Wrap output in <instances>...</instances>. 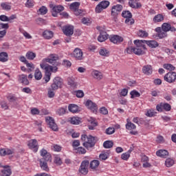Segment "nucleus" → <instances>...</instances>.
<instances>
[{
	"label": "nucleus",
	"instance_id": "obj_1",
	"mask_svg": "<svg viewBox=\"0 0 176 176\" xmlns=\"http://www.w3.org/2000/svg\"><path fill=\"white\" fill-rule=\"evenodd\" d=\"M133 43L138 47H142L143 50H146V45L152 48L159 46V43L156 41L135 40Z\"/></svg>",
	"mask_w": 176,
	"mask_h": 176
},
{
	"label": "nucleus",
	"instance_id": "obj_2",
	"mask_svg": "<svg viewBox=\"0 0 176 176\" xmlns=\"http://www.w3.org/2000/svg\"><path fill=\"white\" fill-rule=\"evenodd\" d=\"M81 141L83 142L82 145L86 148V149H90L96 145V138L92 135H89L83 134L81 135Z\"/></svg>",
	"mask_w": 176,
	"mask_h": 176
},
{
	"label": "nucleus",
	"instance_id": "obj_3",
	"mask_svg": "<svg viewBox=\"0 0 176 176\" xmlns=\"http://www.w3.org/2000/svg\"><path fill=\"white\" fill-rule=\"evenodd\" d=\"M40 67L42 69H44L45 72V75L44 77V80L45 83H47V82L50 80V76H52V72L56 73L58 70V68L56 66L47 67L43 65H40Z\"/></svg>",
	"mask_w": 176,
	"mask_h": 176
},
{
	"label": "nucleus",
	"instance_id": "obj_4",
	"mask_svg": "<svg viewBox=\"0 0 176 176\" xmlns=\"http://www.w3.org/2000/svg\"><path fill=\"white\" fill-rule=\"evenodd\" d=\"M58 60V56L56 54H51L50 56V58H44L42 60L40 65H44L45 67H55V66H52L50 64H56V61Z\"/></svg>",
	"mask_w": 176,
	"mask_h": 176
},
{
	"label": "nucleus",
	"instance_id": "obj_5",
	"mask_svg": "<svg viewBox=\"0 0 176 176\" xmlns=\"http://www.w3.org/2000/svg\"><path fill=\"white\" fill-rule=\"evenodd\" d=\"M40 167L43 171H49V166H47V162H52V155H48L45 157H42L39 160Z\"/></svg>",
	"mask_w": 176,
	"mask_h": 176
},
{
	"label": "nucleus",
	"instance_id": "obj_6",
	"mask_svg": "<svg viewBox=\"0 0 176 176\" xmlns=\"http://www.w3.org/2000/svg\"><path fill=\"white\" fill-rule=\"evenodd\" d=\"M63 86V79L60 77H55L53 80L52 84L50 85L54 90H58Z\"/></svg>",
	"mask_w": 176,
	"mask_h": 176
},
{
	"label": "nucleus",
	"instance_id": "obj_7",
	"mask_svg": "<svg viewBox=\"0 0 176 176\" xmlns=\"http://www.w3.org/2000/svg\"><path fill=\"white\" fill-rule=\"evenodd\" d=\"M164 80L168 83H174L176 80V73L175 72H168L164 76Z\"/></svg>",
	"mask_w": 176,
	"mask_h": 176
},
{
	"label": "nucleus",
	"instance_id": "obj_8",
	"mask_svg": "<svg viewBox=\"0 0 176 176\" xmlns=\"http://www.w3.org/2000/svg\"><path fill=\"white\" fill-rule=\"evenodd\" d=\"M109 39L110 42H111V43H114V45H119V43H122L124 41L123 37L118 34L110 35Z\"/></svg>",
	"mask_w": 176,
	"mask_h": 176
},
{
	"label": "nucleus",
	"instance_id": "obj_9",
	"mask_svg": "<svg viewBox=\"0 0 176 176\" xmlns=\"http://www.w3.org/2000/svg\"><path fill=\"white\" fill-rule=\"evenodd\" d=\"M73 56L78 61H82V60H84L85 58V56H83V52L78 47L74 49L73 52Z\"/></svg>",
	"mask_w": 176,
	"mask_h": 176
},
{
	"label": "nucleus",
	"instance_id": "obj_10",
	"mask_svg": "<svg viewBox=\"0 0 176 176\" xmlns=\"http://www.w3.org/2000/svg\"><path fill=\"white\" fill-rule=\"evenodd\" d=\"M50 8L52 10V16L54 17H57V13H60L64 10V6H54L53 4H50Z\"/></svg>",
	"mask_w": 176,
	"mask_h": 176
},
{
	"label": "nucleus",
	"instance_id": "obj_11",
	"mask_svg": "<svg viewBox=\"0 0 176 176\" xmlns=\"http://www.w3.org/2000/svg\"><path fill=\"white\" fill-rule=\"evenodd\" d=\"M28 146L29 149H32L34 152H38L39 146H38V140L36 139H32L28 142Z\"/></svg>",
	"mask_w": 176,
	"mask_h": 176
},
{
	"label": "nucleus",
	"instance_id": "obj_12",
	"mask_svg": "<svg viewBox=\"0 0 176 176\" xmlns=\"http://www.w3.org/2000/svg\"><path fill=\"white\" fill-rule=\"evenodd\" d=\"M45 122L49 125V127L52 129L54 131H57L58 128L57 126V124L54 122V120L52 117L45 118Z\"/></svg>",
	"mask_w": 176,
	"mask_h": 176
},
{
	"label": "nucleus",
	"instance_id": "obj_13",
	"mask_svg": "<svg viewBox=\"0 0 176 176\" xmlns=\"http://www.w3.org/2000/svg\"><path fill=\"white\" fill-rule=\"evenodd\" d=\"M63 31L65 35L67 36H71V35H74V26L71 25L64 26Z\"/></svg>",
	"mask_w": 176,
	"mask_h": 176
},
{
	"label": "nucleus",
	"instance_id": "obj_14",
	"mask_svg": "<svg viewBox=\"0 0 176 176\" xmlns=\"http://www.w3.org/2000/svg\"><path fill=\"white\" fill-rule=\"evenodd\" d=\"M122 5L117 4L116 6H113L111 8V16H116L117 14H119V12H122Z\"/></svg>",
	"mask_w": 176,
	"mask_h": 176
},
{
	"label": "nucleus",
	"instance_id": "obj_15",
	"mask_svg": "<svg viewBox=\"0 0 176 176\" xmlns=\"http://www.w3.org/2000/svg\"><path fill=\"white\" fill-rule=\"evenodd\" d=\"M162 31H164L165 32H168V31H171V32H175L176 29L174 27H171V25L170 23H164L162 25Z\"/></svg>",
	"mask_w": 176,
	"mask_h": 176
},
{
	"label": "nucleus",
	"instance_id": "obj_16",
	"mask_svg": "<svg viewBox=\"0 0 176 176\" xmlns=\"http://www.w3.org/2000/svg\"><path fill=\"white\" fill-rule=\"evenodd\" d=\"M2 168H3L1 170V175L2 176H10L12 175V169H10V166L6 165V166H1Z\"/></svg>",
	"mask_w": 176,
	"mask_h": 176
},
{
	"label": "nucleus",
	"instance_id": "obj_17",
	"mask_svg": "<svg viewBox=\"0 0 176 176\" xmlns=\"http://www.w3.org/2000/svg\"><path fill=\"white\" fill-rule=\"evenodd\" d=\"M85 106L88 109H91V111H93L94 112L97 111V104H96V103L93 102L91 100H87L85 103Z\"/></svg>",
	"mask_w": 176,
	"mask_h": 176
},
{
	"label": "nucleus",
	"instance_id": "obj_18",
	"mask_svg": "<svg viewBox=\"0 0 176 176\" xmlns=\"http://www.w3.org/2000/svg\"><path fill=\"white\" fill-rule=\"evenodd\" d=\"M129 5L130 8L133 9H140L142 5L138 1V0H129Z\"/></svg>",
	"mask_w": 176,
	"mask_h": 176
},
{
	"label": "nucleus",
	"instance_id": "obj_19",
	"mask_svg": "<svg viewBox=\"0 0 176 176\" xmlns=\"http://www.w3.org/2000/svg\"><path fill=\"white\" fill-rule=\"evenodd\" d=\"M1 30H3L1 31V38H3L9 30V23H1Z\"/></svg>",
	"mask_w": 176,
	"mask_h": 176
},
{
	"label": "nucleus",
	"instance_id": "obj_20",
	"mask_svg": "<svg viewBox=\"0 0 176 176\" xmlns=\"http://www.w3.org/2000/svg\"><path fill=\"white\" fill-rule=\"evenodd\" d=\"M91 76L94 79H96V80H101L104 78L102 73L98 70H93L91 72Z\"/></svg>",
	"mask_w": 176,
	"mask_h": 176
},
{
	"label": "nucleus",
	"instance_id": "obj_21",
	"mask_svg": "<svg viewBox=\"0 0 176 176\" xmlns=\"http://www.w3.org/2000/svg\"><path fill=\"white\" fill-rule=\"evenodd\" d=\"M142 72L145 75H152V72H153V69L151 65H144L142 67Z\"/></svg>",
	"mask_w": 176,
	"mask_h": 176
},
{
	"label": "nucleus",
	"instance_id": "obj_22",
	"mask_svg": "<svg viewBox=\"0 0 176 176\" xmlns=\"http://www.w3.org/2000/svg\"><path fill=\"white\" fill-rule=\"evenodd\" d=\"M108 36L109 35L107 34V32L102 31L98 37V42H105L108 39Z\"/></svg>",
	"mask_w": 176,
	"mask_h": 176
},
{
	"label": "nucleus",
	"instance_id": "obj_23",
	"mask_svg": "<svg viewBox=\"0 0 176 176\" xmlns=\"http://www.w3.org/2000/svg\"><path fill=\"white\" fill-rule=\"evenodd\" d=\"M68 109L69 112H72V113H78V112H80V110H79V107L76 104H69L68 106Z\"/></svg>",
	"mask_w": 176,
	"mask_h": 176
},
{
	"label": "nucleus",
	"instance_id": "obj_24",
	"mask_svg": "<svg viewBox=\"0 0 176 176\" xmlns=\"http://www.w3.org/2000/svg\"><path fill=\"white\" fill-rule=\"evenodd\" d=\"M19 82L22 83L23 85H29L30 82L28 81V79H27V75L21 74L19 76L18 78Z\"/></svg>",
	"mask_w": 176,
	"mask_h": 176
},
{
	"label": "nucleus",
	"instance_id": "obj_25",
	"mask_svg": "<svg viewBox=\"0 0 176 176\" xmlns=\"http://www.w3.org/2000/svg\"><path fill=\"white\" fill-rule=\"evenodd\" d=\"M47 96L48 98H54V96H56V91L57 89H54L53 87H50L47 88Z\"/></svg>",
	"mask_w": 176,
	"mask_h": 176
},
{
	"label": "nucleus",
	"instance_id": "obj_26",
	"mask_svg": "<svg viewBox=\"0 0 176 176\" xmlns=\"http://www.w3.org/2000/svg\"><path fill=\"white\" fill-rule=\"evenodd\" d=\"M54 33L50 30H45L43 33V36L45 39H52L53 38Z\"/></svg>",
	"mask_w": 176,
	"mask_h": 176
},
{
	"label": "nucleus",
	"instance_id": "obj_27",
	"mask_svg": "<svg viewBox=\"0 0 176 176\" xmlns=\"http://www.w3.org/2000/svg\"><path fill=\"white\" fill-rule=\"evenodd\" d=\"M156 155L160 157H166V156H168V151L167 150H159L156 152Z\"/></svg>",
	"mask_w": 176,
	"mask_h": 176
},
{
	"label": "nucleus",
	"instance_id": "obj_28",
	"mask_svg": "<svg viewBox=\"0 0 176 176\" xmlns=\"http://www.w3.org/2000/svg\"><path fill=\"white\" fill-rule=\"evenodd\" d=\"M7 61H9V55L7 54V52H1V62L6 63Z\"/></svg>",
	"mask_w": 176,
	"mask_h": 176
},
{
	"label": "nucleus",
	"instance_id": "obj_29",
	"mask_svg": "<svg viewBox=\"0 0 176 176\" xmlns=\"http://www.w3.org/2000/svg\"><path fill=\"white\" fill-rule=\"evenodd\" d=\"M8 155H13V151L9 148L1 149V156H6Z\"/></svg>",
	"mask_w": 176,
	"mask_h": 176
},
{
	"label": "nucleus",
	"instance_id": "obj_30",
	"mask_svg": "<svg viewBox=\"0 0 176 176\" xmlns=\"http://www.w3.org/2000/svg\"><path fill=\"white\" fill-rule=\"evenodd\" d=\"M164 20V16L162 14H158L155 15L153 19L154 23H160Z\"/></svg>",
	"mask_w": 176,
	"mask_h": 176
},
{
	"label": "nucleus",
	"instance_id": "obj_31",
	"mask_svg": "<svg viewBox=\"0 0 176 176\" xmlns=\"http://www.w3.org/2000/svg\"><path fill=\"white\" fill-rule=\"evenodd\" d=\"M98 166H100V161H98L97 160H94L93 161H91L90 162V168L92 170H96V168H97V167H98Z\"/></svg>",
	"mask_w": 176,
	"mask_h": 176
},
{
	"label": "nucleus",
	"instance_id": "obj_32",
	"mask_svg": "<svg viewBox=\"0 0 176 176\" xmlns=\"http://www.w3.org/2000/svg\"><path fill=\"white\" fill-rule=\"evenodd\" d=\"M126 130H135V129H137V126H135V124L129 121L128 119L127 123L126 124Z\"/></svg>",
	"mask_w": 176,
	"mask_h": 176
},
{
	"label": "nucleus",
	"instance_id": "obj_33",
	"mask_svg": "<svg viewBox=\"0 0 176 176\" xmlns=\"http://www.w3.org/2000/svg\"><path fill=\"white\" fill-rule=\"evenodd\" d=\"M140 47H142L137 46V47H135L134 54H136L137 56H142V54H145V51Z\"/></svg>",
	"mask_w": 176,
	"mask_h": 176
},
{
	"label": "nucleus",
	"instance_id": "obj_34",
	"mask_svg": "<svg viewBox=\"0 0 176 176\" xmlns=\"http://www.w3.org/2000/svg\"><path fill=\"white\" fill-rule=\"evenodd\" d=\"M79 6H80V3L74 2L70 4L69 9L75 12L77 9H79Z\"/></svg>",
	"mask_w": 176,
	"mask_h": 176
},
{
	"label": "nucleus",
	"instance_id": "obj_35",
	"mask_svg": "<svg viewBox=\"0 0 176 176\" xmlns=\"http://www.w3.org/2000/svg\"><path fill=\"white\" fill-rule=\"evenodd\" d=\"M103 146L105 149H109L113 146V142L112 140H107L104 142Z\"/></svg>",
	"mask_w": 176,
	"mask_h": 176
},
{
	"label": "nucleus",
	"instance_id": "obj_36",
	"mask_svg": "<svg viewBox=\"0 0 176 176\" xmlns=\"http://www.w3.org/2000/svg\"><path fill=\"white\" fill-rule=\"evenodd\" d=\"M67 83L69 86H71L72 87H76V86H78V85L75 82V78L72 77H69L67 78Z\"/></svg>",
	"mask_w": 176,
	"mask_h": 176
},
{
	"label": "nucleus",
	"instance_id": "obj_37",
	"mask_svg": "<svg viewBox=\"0 0 176 176\" xmlns=\"http://www.w3.org/2000/svg\"><path fill=\"white\" fill-rule=\"evenodd\" d=\"M65 112H67V107H60L56 110V115L63 116V115H65Z\"/></svg>",
	"mask_w": 176,
	"mask_h": 176
},
{
	"label": "nucleus",
	"instance_id": "obj_38",
	"mask_svg": "<svg viewBox=\"0 0 176 176\" xmlns=\"http://www.w3.org/2000/svg\"><path fill=\"white\" fill-rule=\"evenodd\" d=\"M34 78L36 80H41L42 79V72L39 69H36L34 72Z\"/></svg>",
	"mask_w": 176,
	"mask_h": 176
},
{
	"label": "nucleus",
	"instance_id": "obj_39",
	"mask_svg": "<svg viewBox=\"0 0 176 176\" xmlns=\"http://www.w3.org/2000/svg\"><path fill=\"white\" fill-rule=\"evenodd\" d=\"M80 120H82V119L79 117H72L70 120V123L72 124H79V123H80Z\"/></svg>",
	"mask_w": 176,
	"mask_h": 176
},
{
	"label": "nucleus",
	"instance_id": "obj_40",
	"mask_svg": "<svg viewBox=\"0 0 176 176\" xmlns=\"http://www.w3.org/2000/svg\"><path fill=\"white\" fill-rule=\"evenodd\" d=\"M38 14H41L42 16H45L46 13H47V8L45 6H42L39 8V10L37 11Z\"/></svg>",
	"mask_w": 176,
	"mask_h": 176
},
{
	"label": "nucleus",
	"instance_id": "obj_41",
	"mask_svg": "<svg viewBox=\"0 0 176 176\" xmlns=\"http://www.w3.org/2000/svg\"><path fill=\"white\" fill-rule=\"evenodd\" d=\"M175 161L174 160L171 159V158H167L165 161V166H166V167H171L173 166H174L175 164Z\"/></svg>",
	"mask_w": 176,
	"mask_h": 176
},
{
	"label": "nucleus",
	"instance_id": "obj_42",
	"mask_svg": "<svg viewBox=\"0 0 176 176\" xmlns=\"http://www.w3.org/2000/svg\"><path fill=\"white\" fill-rule=\"evenodd\" d=\"M36 57V54L32 52H28L26 53V58L28 60H34Z\"/></svg>",
	"mask_w": 176,
	"mask_h": 176
},
{
	"label": "nucleus",
	"instance_id": "obj_43",
	"mask_svg": "<svg viewBox=\"0 0 176 176\" xmlns=\"http://www.w3.org/2000/svg\"><path fill=\"white\" fill-rule=\"evenodd\" d=\"M122 16L124 19H132L133 14H131V12L130 11H123L122 12Z\"/></svg>",
	"mask_w": 176,
	"mask_h": 176
},
{
	"label": "nucleus",
	"instance_id": "obj_44",
	"mask_svg": "<svg viewBox=\"0 0 176 176\" xmlns=\"http://www.w3.org/2000/svg\"><path fill=\"white\" fill-rule=\"evenodd\" d=\"M1 6L3 10H10L12 9V6L9 3H2Z\"/></svg>",
	"mask_w": 176,
	"mask_h": 176
},
{
	"label": "nucleus",
	"instance_id": "obj_45",
	"mask_svg": "<svg viewBox=\"0 0 176 176\" xmlns=\"http://www.w3.org/2000/svg\"><path fill=\"white\" fill-rule=\"evenodd\" d=\"M131 94V98H135L137 97H140L141 96V94H140V92H138V91L135 90H133L130 92Z\"/></svg>",
	"mask_w": 176,
	"mask_h": 176
},
{
	"label": "nucleus",
	"instance_id": "obj_46",
	"mask_svg": "<svg viewBox=\"0 0 176 176\" xmlns=\"http://www.w3.org/2000/svg\"><path fill=\"white\" fill-rule=\"evenodd\" d=\"M164 68L165 69H168V71H174L175 69V67H174L171 64H164Z\"/></svg>",
	"mask_w": 176,
	"mask_h": 176
},
{
	"label": "nucleus",
	"instance_id": "obj_47",
	"mask_svg": "<svg viewBox=\"0 0 176 176\" xmlns=\"http://www.w3.org/2000/svg\"><path fill=\"white\" fill-rule=\"evenodd\" d=\"M25 65H26V67L29 69V72H32V71H34V69H35V65H34L32 63H30L27 62L25 63Z\"/></svg>",
	"mask_w": 176,
	"mask_h": 176
},
{
	"label": "nucleus",
	"instance_id": "obj_48",
	"mask_svg": "<svg viewBox=\"0 0 176 176\" xmlns=\"http://www.w3.org/2000/svg\"><path fill=\"white\" fill-rule=\"evenodd\" d=\"M109 156V153H102L99 155V158L100 160H107L108 159V157Z\"/></svg>",
	"mask_w": 176,
	"mask_h": 176
},
{
	"label": "nucleus",
	"instance_id": "obj_49",
	"mask_svg": "<svg viewBox=\"0 0 176 176\" xmlns=\"http://www.w3.org/2000/svg\"><path fill=\"white\" fill-rule=\"evenodd\" d=\"M76 151H77V153H79L80 155H85L86 153V150L85 148L80 146L78 148H75Z\"/></svg>",
	"mask_w": 176,
	"mask_h": 176
},
{
	"label": "nucleus",
	"instance_id": "obj_50",
	"mask_svg": "<svg viewBox=\"0 0 176 176\" xmlns=\"http://www.w3.org/2000/svg\"><path fill=\"white\" fill-rule=\"evenodd\" d=\"M138 36H140L141 38H146L148 36V32L143 30H139L138 33Z\"/></svg>",
	"mask_w": 176,
	"mask_h": 176
},
{
	"label": "nucleus",
	"instance_id": "obj_51",
	"mask_svg": "<svg viewBox=\"0 0 176 176\" xmlns=\"http://www.w3.org/2000/svg\"><path fill=\"white\" fill-rule=\"evenodd\" d=\"M105 133L106 134H107V135H111V134H113V133H115V128L109 127L106 129Z\"/></svg>",
	"mask_w": 176,
	"mask_h": 176
},
{
	"label": "nucleus",
	"instance_id": "obj_52",
	"mask_svg": "<svg viewBox=\"0 0 176 176\" xmlns=\"http://www.w3.org/2000/svg\"><path fill=\"white\" fill-rule=\"evenodd\" d=\"M90 164V162L89 160H84L81 162L80 166L83 168H89V165Z\"/></svg>",
	"mask_w": 176,
	"mask_h": 176
},
{
	"label": "nucleus",
	"instance_id": "obj_53",
	"mask_svg": "<svg viewBox=\"0 0 176 176\" xmlns=\"http://www.w3.org/2000/svg\"><path fill=\"white\" fill-rule=\"evenodd\" d=\"M26 8H34V0H26L25 3Z\"/></svg>",
	"mask_w": 176,
	"mask_h": 176
},
{
	"label": "nucleus",
	"instance_id": "obj_54",
	"mask_svg": "<svg viewBox=\"0 0 176 176\" xmlns=\"http://www.w3.org/2000/svg\"><path fill=\"white\" fill-rule=\"evenodd\" d=\"M99 4L102 6V8L107 9V8L109 6V1H101Z\"/></svg>",
	"mask_w": 176,
	"mask_h": 176
},
{
	"label": "nucleus",
	"instance_id": "obj_55",
	"mask_svg": "<svg viewBox=\"0 0 176 176\" xmlns=\"http://www.w3.org/2000/svg\"><path fill=\"white\" fill-rule=\"evenodd\" d=\"M79 173H80L81 174H83L84 175H86V174L89 173V169L86 168H83L82 166H80Z\"/></svg>",
	"mask_w": 176,
	"mask_h": 176
},
{
	"label": "nucleus",
	"instance_id": "obj_56",
	"mask_svg": "<svg viewBox=\"0 0 176 176\" xmlns=\"http://www.w3.org/2000/svg\"><path fill=\"white\" fill-rule=\"evenodd\" d=\"M36 22L37 23V24H38V25H43L46 24V21L42 18H38L36 19Z\"/></svg>",
	"mask_w": 176,
	"mask_h": 176
},
{
	"label": "nucleus",
	"instance_id": "obj_57",
	"mask_svg": "<svg viewBox=\"0 0 176 176\" xmlns=\"http://www.w3.org/2000/svg\"><path fill=\"white\" fill-rule=\"evenodd\" d=\"M8 100L10 102H16L19 98L14 96H8Z\"/></svg>",
	"mask_w": 176,
	"mask_h": 176
},
{
	"label": "nucleus",
	"instance_id": "obj_58",
	"mask_svg": "<svg viewBox=\"0 0 176 176\" xmlns=\"http://www.w3.org/2000/svg\"><path fill=\"white\" fill-rule=\"evenodd\" d=\"M156 112H155L153 110H148L146 113V116H148V118H152L155 116Z\"/></svg>",
	"mask_w": 176,
	"mask_h": 176
},
{
	"label": "nucleus",
	"instance_id": "obj_59",
	"mask_svg": "<svg viewBox=\"0 0 176 176\" xmlns=\"http://www.w3.org/2000/svg\"><path fill=\"white\" fill-rule=\"evenodd\" d=\"M130 157V154H129L127 152L124 153L121 155V159L122 160H129Z\"/></svg>",
	"mask_w": 176,
	"mask_h": 176
},
{
	"label": "nucleus",
	"instance_id": "obj_60",
	"mask_svg": "<svg viewBox=\"0 0 176 176\" xmlns=\"http://www.w3.org/2000/svg\"><path fill=\"white\" fill-rule=\"evenodd\" d=\"M125 24H127L128 25H133V24H134V19L131 18H126Z\"/></svg>",
	"mask_w": 176,
	"mask_h": 176
},
{
	"label": "nucleus",
	"instance_id": "obj_61",
	"mask_svg": "<svg viewBox=\"0 0 176 176\" xmlns=\"http://www.w3.org/2000/svg\"><path fill=\"white\" fill-rule=\"evenodd\" d=\"M76 96L78 97V98H82L85 96V93H83V91L78 90L76 91Z\"/></svg>",
	"mask_w": 176,
	"mask_h": 176
},
{
	"label": "nucleus",
	"instance_id": "obj_62",
	"mask_svg": "<svg viewBox=\"0 0 176 176\" xmlns=\"http://www.w3.org/2000/svg\"><path fill=\"white\" fill-rule=\"evenodd\" d=\"M157 35L160 39H162V38H166V36H167V32L162 30L159 34H157Z\"/></svg>",
	"mask_w": 176,
	"mask_h": 176
},
{
	"label": "nucleus",
	"instance_id": "obj_63",
	"mask_svg": "<svg viewBox=\"0 0 176 176\" xmlns=\"http://www.w3.org/2000/svg\"><path fill=\"white\" fill-rule=\"evenodd\" d=\"M162 108H164L166 111H171V105L168 103L164 104L162 105Z\"/></svg>",
	"mask_w": 176,
	"mask_h": 176
},
{
	"label": "nucleus",
	"instance_id": "obj_64",
	"mask_svg": "<svg viewBox=\"0 0 176 176\" xmlns=\"http://www.w3.org/2000/svg\"><path fill=\"white\" fill-rule=\"evenodd\" d=\"M75 16H82L83 14V10L77 9L75 12H74Z\"/></svg>",
	"mask_w": 176,
	"mask_h": 176
}]
</instances>
